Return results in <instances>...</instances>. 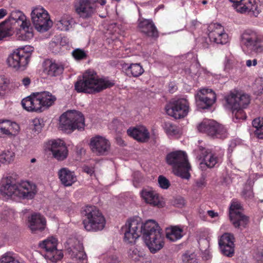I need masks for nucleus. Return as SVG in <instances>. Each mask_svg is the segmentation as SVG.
<instances>
[{
	"label": "nucleus",
	"instance_id": "obj_1",
	"mask_svg": "<svg viewBox=\"0 0 263 263\" xmlns=\"http://www.w3.org/2000/svg\"><path fill=\"white\" fill-rule=\"evenodd\" d=\"M20 26L16 37L20 41H28L33 36V29L30 21L20 11H12L9 18L0 24V40L12 35L13 28Z\"/></svg>",
	"mask_w": 263,
	"mask_h": 263
},
{
	"label": "nucleus",
	"instance_id": "obj_2",
	"mask_svg": "<svg viewBox=\"0 0 263 263\" xmlns=\"http://www.w3.org/2000/svg\"><path fill=\"white\" fill-rule=\"evenodd\" d=\"M114 85L112 81L105 78H99L95 71L89 69L75 83L74 88L79 93L95 94Z\"/></svg>",
	"mask_w": 263,
	"mask_h": 263
},
{
	"label": "nucleus",
	"instance_id": "obj_3",
	"mask_svg": "<svg viewBox=\"0 0 263 263\" xmlns=\"http://www.w3.org/2000/svg\"><path fill=\"white\" fill-rule=\"evenodd\" d=\"M223 101L224 106L232 110L237 119H246V115L242 109L247 107L250 102V98L248 94L234 90L226 96Z\"/></svg>",
	"mask_w": 263,
	"mask_h": 263
},
{
	"label": "nucleus",
	"instance_id": "obj_4",
	"mask_svg": "<svg viewBox=\"0 0 263 263\" xmlns=\"http://www.w3.org/2000/svg\"><path fill=\"white\" fill-rule=\"evenodd\" d=\"M1 191L9 197L28 199H32L37 193L36 185L27 181H22L20 183L7 181L1 187Z\"/></svg>",
	"mask_w": 263,
	"mask_h": 263
},
{
	"label": "nucleus",
	"instance_id": "obj_5",
	"mask_svg": "<svg viewBox=\"0 0 263 263\" xmlns=\"http://www.w3.org/2000/svg\"><path fill=\"white\" fill-rule=\"evenodd\" d=\"M83 224L88 232H96L104 229L106 220L101 211L95 206L87 205L83 210Z\"/></svg>",
	"mask_w": 263,
	"mask_h": 263
},
{
	"label": "nucleus",
	"instance_id": "obj_6",
	"mask_svg": "<svg viewBox=\"0 0 263 263\" xmlns=\"http://www.w3.org/2000/svg\"><path fill=\"white\" fill-rule=\"evenodd\" d=\"M166 160L169 165L173 166L174 174L182 178H190L191 166L185 152L181 151L172 152L167 155Z\"/></svg>",
	"mask_w": 263,
	"mask_h": 263
},
{
	"label": "nucleus",
	"instance_id": "obj_7",
	"mask_svg": "<svg viewBox=\"0 0 263 263\" xmlns=\"http://www.w3.org/2000/svg\"><path fill=\"white\" fill-rule=\"evenodd\" d=\"M84 126V116L79 111L68 110L60 118L59 128L65 132H71L76 129H83Z\"/></svg>",
	"mask_w": 263,
	"mask_h": 263
},
{
	"label": "nucleus",
	"instance_id": "obj_8",
	"mask_svg": "<svg viewBox=\"0 0 263 263\" xmlns=\"http://www.w3.org/2000/svg\"><path fill=\"white\" fill-rule=\"evenodd\" d=\"M32 51V47L30 46L16 49L8 56L7 59V65L15 70H24L29 62L30 52Z\"/></svg>",
	"mask_w": 263,
	"mask_h": 263
},
{
	"label": "nucleus",
	"instance_id": "obj_9",
	"mask_svg": "<svg viewBox=\"0 0 263 263\" xmlns=\"http://www.w3.org/2000/svg\"><path fill=\"white\" fill-rule=\"evenodd\" d=\"M240 44L244 48L255 53L263 52V36L256 30L247 29L241 34Z\"/></svg>",
	"mask_w": 263,
	"mask_h": 263
},
{
	"label": "nucleus",
	"instance_id": "obj_10",
	"mask_svg": "<svg viewBox=\"0 0 263 263\" xmlns=\"http://www.w3.org/2000/svg\"><path fill=\"white\" fill-rule=\"evenodd\" d=\"M31 17L35 28L40 32L47 31L52 26L48 12L42 6L32 8Z\"/></svg>",
	"mask_w": 263,
	"mask_h": 263
},
{
	"label": "nucleus",
	"instance_id": "obj_11",
	"mask_svg": "<svg viewBox=\"0 0 263 263\" xmlns=\"http://www.w3.org/2000/svg\"><path fill=\"white\" fill-rule=\"evenodd\" d=\"M58 240L49 237L40 243V247L45 250L44 256L52 262H57L63 257L62 250L57 249Z\"/></svg>",
	"mask_w": 263,
	"mask_h": 263
},
{
	"label": "nucleus",
	"instance_id": "obj_12",
	"mask_svg": "<svg viewBox=\"0 0 263 263\" xmlns=\"http://www.w3.org/2000/svg\"><path fill=\"white\" fill-rule=\"evenodd\" d=\"M242 210L240 203L233 199L229 209L230 219L235 228L241 230L245 228L249 222V217L242 213Z\"/></svg>",
	"mask_w": 263,
	"mask_h": 263
},
{
	"label": "nucleus",
	"instance_id": "obj_13",
	"mask_svg": "<svg viewBox=\"0 0 263 263\" xmlns=\"http://www.w3.org/2000/svg\"><path fill=\"white\" fill-rule=\"evenodd\" d=\"M197 128L200 132L212 137L225 138L227 136V130L224 126L213 120H203L198 125Z\"/></svg>",
	"mask_w": 263,
	"mask_h": 263
},
{
	"label": "nucleus",
	"instance_id": "obj_14",
	"mask_svg": "<svg viewBox=\"0 0 263 263\" xmlns=\"http://www.w3.org/2000/svg\"><path fill=\"white\" fill-rule=\"evenodd\" d=\"M141 221L139 217L129 219L122 228L124 232V241L127 243H135L140 236Z\"/></svg>",
	"mask_w": 263,
	"mask_h": 263
},
{
	"label": "nucleus",
	"instance_id": "obj_15",
	"mask_svg": "<svg viewBox=\"0 0 263 263\" xmlns=\"http://www.w3.org/2000/svg\"><path fill=\"white\" fill-rule=\"evenodd\" d=\"M166 114L175 119L185 117L189 111V103L185 99H180L165 106Z\"/></svg>",
	"mask_w": 263,
	"mask_h": 263
},
{
	"label": "nucleus",
	"instance_id": "obj_16",
	"mask_svg": "<svg viewBox=\"0 0 263 263\" xmlns=\"http://www.w3.org/2000/svg\"><path fill=\"white\" fill-rule=\"evenodd\" d=\"M89 146L91 152L97 156L107 155L110 149V143L108 139L101 136L90 139Z\"/></svg>",
	"mask_w": 263,
	"mask_h": 263
},
{
	"label": "nucleus",
	"instance_id": "obj_17",
	"mask_svg": "<svg viewBox=\"0 0 263 263\" xmlns=\"http://www.w3.org/2000/svg\"><path fill=\"white\" fill-rule=\"evenodd\" d=\"M195 100L199 108L206 109L215 102L216 95L212 89L203 88L197 92L195 96Z\"/></svg>",
	"mask_w": 263,
	"mask_h": 263
},
{
	"label": "nucleus",
	"instance_id": "obj_18",
	"mask_svg": "<svg viewBox=\"0 0 263 263\" xmlns=\"http://www.w3.org/2000/svg\"><path fill=\"white\" fill-rule=\"evenodd\" d=\"M67 250L71 257L76 260H79L82 263H87V256L84 251L83 246L76 238L69 239L67 241Z\"/></svg>",
	"mask_w": 263,
	"mask_h": 263
},
{
	"label": "nucleus",
	"instance_id": "obj_19",
	"mask_svg": "<svg viewBox=\"0 0 263 263\" xmlns=\"http://www.w3.org/2000/svg\"><path fill=\"white\" fill-rule=\"evenodd\" d=\"M209 37L211 42L217 44H225L228 42V35L224 28L219 24H211L208 27Z\"/></svg>",
	"mask_w": 263,
	"mask_h": 263
},
{
	"label": "nucleus",
	"instance_id": "obj_20",
	"mask_svg": "<svg viewBox=\"0 0 263 263\" xmlns=\"http://www.w3.org/2000/svg\"><path fill=\"white\" fill-rule=\"evenodd\" d=\"M91 0H76L74 9L80 17L88 18L92 16L96 9Z\"/></svg>",
	"mask_w": 263,
	"mask_h": 263
},
{
	"label": "nucleus",
	"instance_id": "obj_21",
	"mask_svg": "<svg viewBox=\"0 0 263 263\" xmlns=\"http://www.w3.org/2000/svg\"><path fill=\"white\" fill-rule=\"evenodd\" d=\"M27 226L33 233L43 231L46 226L45 217L41 214L34 213L28 217Z\"/></svg>",
	"mask_w": 263,
	"mask_h": 263
},
{
	"label": "nucleus",
	"instance_id": "obj_22",
	"mask_svg": "<svg viewBox=\"0 0 263 263\" xmlns=\"http://www.w3.org/2000/svg\"><path fill=\"white\" fill-rule=\"evenodd\" d=\"M234 237L230 233H224L219 240V245L222 253L231 257L234 253Z\"/></svg>",
	"mask_w": 263,
	"mask_h": 263
},
{
	"label": "nucleus",
	"instance_id": "obj_23",
	"mask_svg": "<svg viewBox=\"0 0 263 263\" xmlns=\"http://www.w3.org/2000/svg\"><path fill=\"white\" fill-rule=\"evenodd\" d=\"M50 151L53 157L58 161L65 160L68 156V149L65 143L61 139L51 141Z\"/></svg>",
	"mask_w": 263,
	"mask_h": 263
},
{
	"label": "nucleus",
	"instance_id": "obj_24",
	"mask_svg": "<svg viewBox=\"0 0 263 263\" xmlns=\"http://www.w3.org/2000/svg\"><path fill=\"white\" fill-rule=\"evenodd\" d=\"M41 102L37 92L23 99L21 102L23 107L28 111L42 112L43 109L41 108Z\"/></svg>",
	"mask_w": 263,
	"mask_h": 263
},
{
	"label": "nucleus",
	"instance_id": "obj_25",
	"mask_svg": "<svg viewBox=\"0 0 263 263\" xmlns=\"http://www.w3.org/2000/svg\"><path fill=\"white\" fill-rule=\"evenodd\" d=\"M144 241L153 253H155L161 250L164 246V237L161 231L151 235V236H146V239Z\"/></svg>",
	"mask_w": 263,
	"mask_h": 263
},
{
	"label": "nucleus",
	"instance_id": "obj_26",
	"mask_svg": "<svg viewBox=\"0 0 263 263\" xmlns=\"http://www.w3.org/2000/svg\"><path fill=\"white\" fill-rule=\"evenodd\" d=\"M236 11L241 13H247L250 16L257 17L260 12L258 4L255 0L246 1L242 4L236 6Z\"/></svg>",
	"mask_w": 263,
	"mask_h": 263
},
{
	"label": "nucleus",
	"instance_id": "obj_27",
	"mask_svg": "<svg viewBox=\"0 0 263 263\" xmlns=\"http://www.w3.org/2000/svg\"><path fill=\"white\" fill-rule=\"evenodd\" d=\"M138 29L142 33L149 37H157L158 30L152 20L143 19L139 21Z\"/></svg>",
	"mask_w": 263,
	"mask_h": 263
},
{
	"label": "nucleus",
	"instance_id": "obj_28",
	"mask_svg": "<svg viewBox=\"0 0 263 263\" xmlns=\"http://www.w3.org/2000/svg\"><path fill=\"white\" fill-rule=\"evenodd\" d=\"M127 133L128 135L141 142H146L150 138L149 133L143 126L130 128L127 130Z\"/></svg>",
	"mask_w": 263,
	"mask_h": 263
},
{
	"label": "nucleus",
	"instance_id": "obj_29",
	"mask_svg": "<svg viewBox=\"0 0 263 263\" xmlns=\"http://www.w3.org/2000/svg\"><path fill=\"white\" fill-rule=\"evenodd\" d=\"M58 175L61 183L64 186H70L77 181L74 172L67 167H63L59 170Z\"/></svg>",
	"mask_w": 263,
	"mask_h": 263
},
{
	"label": "nucleus",
	"instance_id": "obj_30",
	"mask_svg": "<svg viewBox=\"0 0 263 263\" xmlns=\"http://www.w3.org/2000/svg\"><path fill=\"white\" fill-rule=\"evenodd\" d=\"M161 231V229L158 223L152 219L148 220L143 223L141 222L140 234L142 235L143 239H146V236H151Z\"/></svg>",
	"mask_w": 263,
	"mask_h": 263
},
{
	"label": "nucleus",
	"instance_id": "obj_31",
	"mask_svg": "<svg viewBox=\"0 0 263 263\" xmlns=\"http://www.w3.org/2000/svg\"><path fill=\"white\" fill-rule=\"evenodd\" d=\"M141 197L144 201L153 206H161L162 203L158 194L151 189H144L140 192Z\"/></svg>",
	"mask_w": 263,
	"mask_h": 263
},
{
	"label": "nucleus",
	"instance_id": "obj_32",
	"mask_svg": "<svg viewBox=\"0 0 263 263\" xmlns=\"http://www.w3.org/2000/svg\"><path fill=\"white\" fill-rule=\"evenodd\" d=\"M165 234L166 238L173 242L180 239L184 235L183 228L179 226H170L166 228Z\"/></svg>",
	"mask_w": 263,
	"mask_h": 263
},
{
	"label": "nucleus",
	"instance_id": "obj_33",
	"mask_svg": "<svg viewBox=\"0 0 263 263\" xmlns=\"http://www.w3.org/2000/svg\"><path fill=\"white\" fill-rule=\"evenodd\" d=\"M220 160L221 158L215 154L205 151L202 161L200 163V166L202 168H204L205 166L213 168Z\"/></svg>",
	"mask_w": 263,
	"mask_h": 263
},
{
	"label": "nucleus",
	"instance_id": "obj_34",
	"mask_svg": "<svg viewBox=\"0 0 263 263\" xmlns=\"http://www.w3.org/2000/svg\"><path fill=\"white\" fill-rule=\"evenodd\" d=\"M42 109L48 108L52 106L57 100L55 96L48 91L37 92Z\"/></svg>",
	"mask_w": 263,
	"mask_h": 263
},
{
	"label": "nucleus",
	"instance_id": "obj_35",
	"mask_svg": "<svg viewBox=\"0 0 263 263\" xmlns=\"http://www.w3.org/2000/svg\"><path fill=\"white\" fill-rule=\"evenodd\" d=\"M144 72L143 67L139 63H132L126 68V73L129 76L138 77Z\"/></svg>",
	"mask_w": 263,
	"mask_h": 263
},
{
	"label": "nucleus",
	"instance_id": "obj_36",
	"mask_svg": "<svg viewBox=\"0 0 263 263\" xmlns=\"http://www.w3.org/2000/svg\"><path fill=\"white\" fill-rule=\"evenodd\" d=\"M64 68V65L62 63L53 62L50 63L46 69L48 76L55 77L62 73Z\"/></svg>",
	"mask_w": 263,
	"mask_h": 263
},
{
	"label": "nucleus",
	"instance_id": "obj_37",
	"mask_svg": "<svg viewBox=\"0 0 263 263\" xmlns=\"http://www.w3.org/2000/svg\"><path fill=\"white\" fill-rule=\"evenodd\" d=\"M73 19L69 15H64L57 22V26L62 31H68L72 28Z\"/></svg>",
	"mask_w": 263,
	"mask_h": 263
},
{
	"label": "nucleus",
	"instance_id": "obj_38",
	"mask_svg": "<svg viewBox=\"0 0 263 263\" xmlns=\"http://www.w3.org/2000/svg\"><path fill=\"white\" fill-rule=\"evenodd\" d=\"M163 128L168 135L174 136L178 134L179 132L177 126L170 122H165L163 124Z\"/></svg>",
	"mask_w": 263,
	"mask_h": 263
},
{
	"label": "nucleus",
	"instance_id": "obj_39",
	"mask_svg": "<svg viewBox=\"0 0 263 263\" xmlns=\"http://www.w3.org/2000/svg\"><path fill=\"white\" fill-rule=\"evenodd\" d=\"M7 121L9 136L15 135L20 129L19 125L15 122H11L10 121Z\"/></svg>",
	"mask_w": 263,
	"mask_h": 263
},
{
	"label": "nucleus",
	"instance_id": "obj_40",
	"mask_svg": "<svg viewBox=\"0 0 263 263\" xmlns=\"http://www.w3.org/2000/svg\"><path fill=\"white\" fill-rule=\"evenodd\" d=\"M0 263H20L10 253H7L0 257Z\"/></svg>",
	"mask_w": 263,
	"mask_h": 263
},
{
	"label": "nucleus",
	"instance_id": "obj_41",
	"mask_svg": "<svg viewBox=\"0 0 263 263\" xmlns=\"http://www.w3.org/2000/svg\"><path fill=\"white\" fill-rule=\"evenodd\" d=\"M72 56L77 60L85 59L87 57V54L83 49L77 48L74 50L72 53Z\"/></svg>",
	"mask_w": 263,
	"mask_h": 263
},
{
	"label": "nucleus",
	"instance_id": "obj_42",
	"mask_svg": "<svg viewBox=\"0 0 263 263\" xmlns=\"http://www.w3.org/2000/svg\"><path fill=\"white\" fill-rule=\"evenodd\" d=\"M159 186L163 189H167L170 185V181L165 177L160 176L158 179Z\"/></svg>",
	"mask_w": 263,
	"mask_h": 263
},
{
	"label": "nucleus",
	"instance_id": "obj_43",
	"mask_svg": "<svg viewBox=\"0 0 263 263\" xmlns=\"http://www.w3.org/2000/svg\"><path fill=\"white\" fill-rule=\"evenodd\" d=\"M10 83V80L4 76H0V89L2 90H5Z\"/></svg>",
	"mask_w": 263,
	"mask_h": 263
},
{
	"label": "nucleus",
	"instance_id": "obj_44",
	"mask_svg": "<svg viewBox=\"0 0 263 263\" xmlns=\"http://www.w3.org/2000/svg\"><path fill=\"white\" fill-rule=\"evenodd\" d=\"M6 120L0 121V136L3 135L9 136Z\"/></svg>",
	"mask_w": 263,
	"mask_h": 263
},
{
	"label": "nucleus",
	"instance_id": "obj_45",
	"mask_svg": "<svg viewBox=\"0 0 263 263\" xmlns=\"http://www.w3.org/2000/svg\"><path fill=\"white\" fill-rule=\"evenodd\" d=\"M2 156L5 160V162L10 163L13 160L14 154L12 152L8 151L3 153Z\"/></svg>",
	"mask_w": 263,
	"mask_h": 263
},
{
	"label": "nucleus",
	"instance_id": "obj_46",
	"mask_svg": "<svg viewBox=\"0 0 263 263\" xmlns=\"http://www.w3.org/2000/svg\"><path fill=\"white\" fill-rule=\"evenodd\" d=\"M254 85L259 93H261L263 91V79L262 78L256 79Z\"/></svg>",
	"mask_w": 263,
	"mask_h": 263
},
{
	"label": "nucleus",
	"instance_id": "obj_47",
	"mask_svg": "<svg viewBox=\"0 0 263 263\" xmlns=\"http://www.w3.org/2000/svg\"><path fill=\"white\" fill-rule=\"evenodd\" d=\"M182 260L184 263H193L195 261L194 255L185 254L182 256Z\"/></svg>",
	"mask_w": 263,
	"mask_h": 263
},
{
	"label": "nucleus",
	"instance_id": "obj_48",
	"mask_svg": "<svg viewBox=\"0 0 263 263\" xmlns=\"http://www.w3.org/2000/svg\"><path fill=\"white\" fill-rule=\"evenodd\" d=\"M252 125L253 127L258 129L259 128H260L262 125H263V118H256L255 119L252 121Z\"/></svg>",
	"mask_w": 263,
	"mask_h": 263
},
{
	"label": "nucleus",
	"instance_id": "obj_49",
	"mask_svg": "<svg viewBox=\"0 0 263 263\" xmlns=\"http://www.w3.org/2000/svg\"><path fill=\"white\" fill-rule=\"evenodd\" d=\"M242 196L246 199L252 198L253 197V193L252 190H245L242 192Z\"/></svg>",
	"mask_w": 263,
	"mask_h": 263
},
{
	"label": "nucleus",
	"instance_id": "obj_50",
	"mask_svg": "<svg viewBox=\"0 0 263 263\" xmlns=\"http://www.w3.org/2000/svg\"><path fill=\"white\" fill-rule=\"evenodd\" d=\"M34 123V129L35 131H36L39 132L40 131L42 128V125H41L40 124H37V123H39V120L38 119H34L33 120Z\"/></svg>",
	"mask_w": 263,
	"mask_h": 263
},
{
	"label": "nucleus",
	"instance_id": "obj_51",
	"mask_svg": "<svg viewBox=\"0 0 263 263\" xmlns=\"http://www.w3.org/2000/svg\"><path fill=\"white\" fill-rule=\"evenodd\" d=\"M255 134L258 138L263 139V125L260 128L256 129Z\"/></svg>",
	"mask_w": 263,
	"mask_h": 263
},
{
	"label": "nucleus",
	"instance_id": "obj_52",
	"mask_svg": "<svg viewBox=\"0 0 263 263\" xmlns=\"http://www.w3.org/2000/svg\"><path fill=\"white\" fill-rule=\"evenodd\" d=\"M246 0H230L233 3V7L236 10V6L239 4H242Z\"/></svg>",
	"mask_w": 263,
	"mask_h": 263
},
{
	"label": "nucleus",
	"instance_id": "obj_53",
	"mask_svg": "<svg viewBox=\"0 0 263 263\" xmlns=\"http://www.w3.org/2000/svg\"><path fill=\"white\" fill-rule=\"evenodd\" d=\"M30 79L28 77H26L22 79V84L25 86H28L30 84Z\"/></svg>",
	"mask_w": 263,
	"mask_h": 263
},
{
	"label": "nucleus",
	"instance_id": "obj_54",
	"mask_svg": "<svg viewBox=\"0 0 263 263\" xmlns=\"http://www.w3.org/2000/svg\"><path fill=\"white\" fill-rule=\"evenodd\" d=\"M196 184L198 187L201 188L205 186V182L203 179H200L196 181Z\"/></svg>",
	"mask_w": 263,
	"mask_h": 263
},
{
	"label": "nucleus",
	"instance_id": "obj_55",
	"mask_svg": "<svg viewBox=\"0 0 263 263\" xmlns=\"http://www.w3.org/2000/svg\"><path fill=\"white\" fill-rule=\"evenodd\" d=\"M208 215L211 217V218H215L216 217H217L218 216V214L216 212H215L213 210H209L207 212Z\"/></svg>",
	"mask_w": 263,
	"mask_h": 263
},
{
	"label": "nucleus",
	"instance_id": "obj_56",
	"mask_svg": "<svg viewBox=\"0 0 263 263\" xmlns=\"http://www.w3.org/2000/svg\"><path fill=\"white\" fill-rule=\"evenodd\" d=\"M109 263H118V258L116 256H111L109 258Z\"/></svg>",
	"mask_w": 263,
	"mask_h": 263
},
{
	"label": "nucleus",
	"instance_id": "obj_57",
	"mask_svg": "<svg viewBox=\"0 0 263 263\" xmlns=\"http://www.w3.org/2000/svg\"><path fill=\"white\" fill-rule=\"evenodd\" d=\"M199 245H200V247H201V244L202 245H205L206 247H205L204 248V250L205 251H206V249L208 248L209 247V242H208V241L207 240H205V239H203V240H200L199 242Z\"/></svg>",
	"mask_w": 263,
	"mask_h": 263
},
{
	"label": "nucleus",
	"instance_id": "obj_58",
	"mask_svg": "<svg viewBox=\"0 0 263 263\" xmlns=\"http://www.w3.org/2000/svg\"><path fill=\"white\" fill-rule=\"evenodd\" d=\"M7 14V10L5 9H0V19L3 18Z\"/></svg>",
	"mask_w": 263,
	"mask_h": 263
},
{
	"label": "nucleus",
	"instance_id": "obj_59",
	"mask_svg": "<svg viewBox=\"0 0 263 263\" xmlns=\"http://www.w3.org/2000/svg\"><path fill=\"white\" fill-rule=\"evenodd\" d=\"M84 171L86 173H87L88 174H90V175H91L93 173V170L88 167H85L84 168Z\"/></svg>",
	"mask_w": 263,
	"mask_h": 263
},
{
	"label": "nucleus",
	"instance_id": "obj_60",
	"mask_svg": "<svg viewBox=\"0 0 263 263\" xmlns=\"http://www.w3.org/2000/svg\"><path fill=\"white\" fill-rule=\"evenodd\" d=\"M67 43H68V42H67V39L65 37H64V38H62L61 42H60V44L61 45L63 46L64 45V44H67Z\"/></svg>",
	"mask_w": 263,
	"mask_h": 263
},
{
	"label": "nucleus",
	"instance_id": "obj_61",
	"mask_svg": "<svg viewBox=\"0 0 263 263\" xmlns=\"http://www.w3.org/2000/svg\"><path fill=\"white\" fill-rule=\"evenodd\" d=\"M246 65L248 67H251V66H252L253 65L252 61H251V60H247L246 61Z\"/></svg>",
	"mask_w": 263,
	"mask_h": 263
},
{
	"label": "nucleus",
	"instance_id": "obj_62",
	"mask_svg": "<svg viewBox=\"0 0 263 263\" xmlns=\"http://www.w3.org/2000/svg\"><path fill=\"white\" fill-rule=\"evenodd\" d=\"M98 2L102 6L104 5L106 3V0H101L100 1Z\"/></svg>",
	"mask_w": 263,
	"mask_h": 263
},
{
	"label": "nucleus",
	"instance_id": "obj_63",
	"mask_svg": "<svg viewBox=\"0 0 263 263\" xmlns=\"http://www.w3.org/2000/svg\"><path fill=\"white\" fill-rule=\"evenodd\" d=\"M257 63V60L256 59H254L252 61L253 66H256Z\"/></svg>",
	"mask_w": 263,
	"mask_h": 263
},
{
	"label": "nucleus",
	"instance_id": "obj_64",
	"mask_svg": "<svg viewBox=\"0 0 263 263\" xmlns=\"http://www.w3.org/2000/svg\"><path fill=\"white\" fill-rule=\"evenodd\" d=\"M35 161H36V159L35 158H32L31 160V162L33 163V162H35Z\"/></svg>",
	"mask_w": 263,
	"mask_h": 263
}]
</instances>
